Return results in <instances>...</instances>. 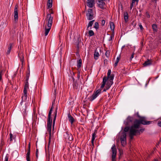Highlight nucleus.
<instances>
[{"instance_id": "412c9836", "label": "nucleus", "mask_w": 161, "mask_h": 161, "mask_svg": "<svg viewBox=\"0 0 161 161\" xmlns=\"http://www.w3.org/2000/svg\"><path fill=\"white\" fill-rule=\"evenodd\" d=\"M104 1H98L99 7L102 9H104V6L105 5V3Z\"/></svg>"}, {"instance_id": "7ed1b4c3", "label": "nucleus", "mask_w": 161, "mask_h": 161, "mask_svg": "<svg viewBox=\"0 0 161 161\" xmlns=\"http://www.w3.org/2000/svg\"><path fill=\"white\" fill-rule=\"evenodd\" d=\"M30 76V71L29 70V72L26 74L25 83L24 86L23 90L24 95L22 96V101H25L27 99V89L29 88V83L28 80Z\"/></svg>"}, {"instance_id": "49530a36", "label": "nucleus", "mask_w": 161, "mask_h": 161, "mask_svg": "<svg viewBox=\"0 0 161 161\" xmlns=\"http://www.w3.org/2000/svg\"><path fill=\"white\" fill-rule=\"evenodd\" d=\"M78 75H77V77L78 79H79L80 77V70H78Z\"/></svg>"}, {"instance_id": "0eeeda50", "label": "nucleus", "mask_w": 161, "mask_h": 161, "mask_svg": "<svg viewBox=\"0 0 161 161\" xmlns=\"http://www.w3.org/2000/svg\"><path fill=\"white\" fill-rule=\"evenodd\" d=\"M86 16L87 20H91L93 19V10L92 9H88L86 14Z\"/></svg>"}, {"instance_id": "6e6d98bb", "label": "nucleus", "mask_w": 161, "mask_h": 161, "mask_svg": "<svg viewBox=\"0 0 161 161\" xmlns=\"http://www.w3.org/2000/svg\"><path fill=\"white\" fill-rule=\"evenodd\" d=\"M30 150V144H29V146H28V150Z\"/></svg>"}, {"instance_id": "0e129e2a", "label": "nucleus", "mask_w": 161, "mask_h": 161, "mask_svg": "<svg viewBox=\"0 0 161 161\" xmlns=\"http://www.w3.org/2000/svg\"><path fill=\"white\" fill-rule=\"evenodd\" d=\"M123 161H125V160H124Z\"/></svg>"}, {"instance_id": "09e8293b", "label": "nucleus", "mask_w": 161, "mask_h": 161, "mask_svg": "<svg viewBox=\"0 0 161 161\" xmlns=\"http://www.w3.org/2000/svg\"><path fill=\"white\" fill-rule=\"evenodd\" d=\"M105 20H103L102 21V25H104V24H105Z\"/></svg>"}, {"instance_id": "f03ea898", "label": "nucleus", "mask_w": 161, "mask_h": 161, "mask_svg": "<svg viewBox=\"0 0 161 161\" xmlns=\"http://www.w3.org/2000/svg\"><path fill=\"white\" fill-rule=\"evenodd\" d=\"M114 79L113 77H110V79H107L106 76L103 77V79L102 84L101 86V88H103L106 84V82H107L106 86V89L105 88L104 89L103 92H105L110 88L112 84L113 83V80Z\"/></svg>"}, {"instance_id": "4c0bfd02", "label": "nucleus", "mask_w": 161, "mask_h": 161, "mask_svg": "<svg viewBox=\"0 0 161 161\" xmlns=\"http://www.w3.org/2000/svg\"><path fill=\"white\" fill-rule=\"evenodd\" d=\"M114 38V35H111L108 39L109 41H112V40Z\"/></svg>"}, {"instance_id": "6e6552de", "label": "nucleus", "mask_w": 161, "mask_h": 161, "mask_svg": "<svg viewBox=\"0 0 161 161\" xmlns=\"http://www.w3.org/2000/svg\"><path fill=\"white\" fill-rule=\"evenodd\" d=\"M111 150L112 152V161H115V158L116 157L117 151L116 146L114 144L111 147Z\"/></svg>"}, {"instance_id": "7c9ffc66", "label": "nucleus", "mask_w": 161, "mask_h": 161, "mask_svg": "<svg viewBox=\"0 0 161 161\" xmlns=\"http://www.w3.org/2000/svg\"><path fill=\"white\" fill-rule=\"evenodd\" d=\"M153 31L154 32H156L157 31V25L155 24H153L152 26Z\"/></svg>"}, {"instance_id": "2f4dec72", "label": "nucleus", "mask_w": 161, "mask_h": 161, "mask_svg": "<svg viewBox=\"0 0 161 161\" xmlns=\"http://www.w3.org/2000/svg\"><path fill=\"white\" fill-rule=\"evenodd\" d=\"M110 27L112 31H114V25L113 22H110Z\"/></svg>"}, {"instance_id": "f704fd0d", "label": "nucleus", "mask_w": 161, "mask_h": 161, "mask_svg": "<svg viewBox=\"0 0 161 161\" xmlns=\"http://www.w3.org/2000/svg\"><path fill=\"white\" fill-rule=\"evenodd\" d=\"M130 130V128L129 126H126L124 129V130L125 132H127L129 130Z\"/></svg>"}, {"instance_id": "a211bd4d", "label": "nucleus", "mask_w": 161, "mask_h": 161, "mask_svg": "<svg viewBox=\"0 0 161 161\" xmlns=\"http://www.w3.org/2000/svg\"><path fill=\"white\" fill-rule=\"evenodd\" d=\"M18 56L19 58L20 61L22 62V64H23V62L24 61V57L23 56V53L22 51H20L18 54Z\"/></svg>"}, {"instance_id": "8fccbe9b", "label": "nucleus", "mask_w": 161, "mask_h": 161, "mask_svg": "<svg viewBox=\"0 0 161 161\" xmlns=\"http://www.w3.org/2000/svg\"><path fill=\"white\" fill-rule=\"evenodd\" d=\"M158 125L159 127H161V121H158Z\"/></svg>"}, {"instance_id": "69168bd1", "label": "nucleus", "mask_w": 161, "mask_h": 161, "mask_svg": "<svg viewBox=\"0 0 161 161\" xmlns=\"http://www.w3.org/2000/svg\"><path fill=\"white\" fill-rule=\"evenodd\" d=\"M156 1V0H155Z\"/></svg>"}, {"instance_id": "052dcab7", "label": "nucleus", "mask_w": 161, "mask_h": 161, "mask_svg": "<svg viewBox=\"0 0 161 161\" xmlns=\"http://www.w3.org/2000/svg\"><path fill=\"white\" fill-rule=\"evenodd\" d=\"M87 34V32L86 33V35H86Z\"/></svg>"}, {"instance_id": "a19ab883", "label": "nucleus", "mask_w": 161, "mask_h": 161, "mask_svg": "<svg viewBox=\"0 0 161 161\" xmlns=\"http://www.w3.org/2000/svg\"><path fill=\"white\" fill-rule=\"evenodd\" d=\"M10 141H12L13 140V136L11 133H10Z\"/></svg>"}, {"instance_id": "a18cd8bd", "label": "nucleus", "mask_w": 161, "mask_h": 161, "mask_svg": "<svg viewBox=\"0 0 161 161\" xmlns=\"http://www.w3.org/2000/svg\"><path fill=\"white\" fill-rule=\"evenodd\" d=\"M134 54H135V53H132V55H131V56L130 58V60H131L132 59L134 58Z\"/></svg>"}, {"instance_id": "ddd939ff", "label": "nucleus", "mask_w": 161, "mask_h": 161, "mask_svg": "<svg viewBox=\"0 0 161 161\" xmlns=\"http://www.w3.org/2000/svg\"><path fill=\"white\" fill-rule=\"evenodd\" d=\"M136 129V128L131 126L130 128L129 134L136 135V134L138 133L137 131H138V130Z\"/></svg>"}, {"instance_id": "473e14b6", "label": "nucleus", "mask_w": 161, "mask_h": 161, "mask_svg": "<svg viewBox=\"0 0 161 161\" xmlns=\"http://www.w3.org/2000/svg\"><path fill=\"white\" fill-rule=\"evenodd\" d=\"M4 73L2 70H0V81H2V76L3 75Z\"/></svg>"}, {"instance_id": "4468645a", "label": "nucleus", "mask_w": 161, "mask_h": 161, "mask_svg": "<svg viewBox=\"0 0 161 161\" xmlns=\"http://www.w3.org/2000/svg\"><path fill=\"white\" fill-rule=\"evenodd\" d=\"M95 4L94 0H87V5L90 8L94 7Z\"/></svg>"}, {"instance_id": "58836bf2", "label": "nucleus", "mask_w": 161, "mask_h": 161, "mask_svg": "<svg viewBox=\"0 0 161 161\" xmlns=\"http://www.w3.org/2000/svg\"><path fill=\"white\" fill-rule=\"evenodd\" d=\"M139 26L141 31H143V28L141 23L139 24Z\"/></svg>"}, {"instance_id": "b1692460", "label": "nucleus", "mask_w": 161, "mask_h": 161, "mask_svg": "<svg viewBox=\"0 0 161 161\" xmlns=\"http://www.w3.org/2000/svg\"><path fill=\"white\" fill-rule=\"evenodd\" d=\"M52 0H48L47 5L48 8H50L52 7Z\"/></svg>"}, {"instance_id": "e433bc0d", "label": "nucleus", "mask_w": 161, "mask_h": 161, "mask_svg": "<svg viewBox=\"0 0 161 161\" xmlns=\"http://www.w3.org/2000/svg\"><path fill=\"white\" fill-rule=\"evenodd\" d=\"M39 153L38 150V149H36V158L37 159L38 158V154Z\"/></svg>"}, {"instance_id": "c85d7f7f", "label": "nucleus", "mask_w": 161, "mask_h": 161, "mask_svg": "<svg viewBox=\"0 0 161 161\" xmlns=\"http://www.w3.org/2000/svg\"><path fill=\"white\" fill-rule=\"evenodd\" d=\"M88 36L91 37L92 36L94 35V33L92 30H90L88 32Z\"/></svg>"}, {"instance_id": "c9c22d12", "label": "nucleus", "mask_w": 161, "mask_h": 161, "mask_svg": "<svg viewBox=\"0 0 161 161\" xmlns=\"http://www.w3.org/2000/svg\"><path fill=\"white\" fill-rule=\"evenodd\" d=\"M145 129H140V130H138V131H137L138 133H139L140 134V133H142L143 132L144 130Z\"/></svg>"}, {"instance_id": "aec40b11", "label": "nucleus", "mask_w": 161, "mask_h": 161, "mask_svg": "<svg viewBox=\"0 0 161 161\" xmlns=\"http://www.w3.org/2000/svg\"><path fill=\"white\" fill-rule=\"evenodd\" d=\"M57 108H56V109L55 110V111L54 113V116L53 118V128H54V125L55 124V122L57 117Z\"/></svg>"}, {"instance_id": "bf43d9fd", "label": "nucleus", "mask_w": 161, "mask_h": 161, "mask_svg": "<svg viewBox=\"0 0 161 161\" xmlns=\"http://www.w3.org/2000/svg\"><path fill=\"white\" fill-rule=\"evenodd\" d=\"M153 161H158V160H157L156 159H155L153 160Z\"/></svg>"}, {"instance_id": "5701e85b", "label": "nucleus", "mask_w": 161, "mask_h": 161, "mask_svg": "<svg viewBox=\"0 0 161 161\" xmlns=\"http://www.w3.org/2000/svg\"><path fill=\"white\" fill-rule=\"evenodd\" d=\"M94 21L95 20H93L89 22L88 24V25L87 26V27L86 28V30H88L89 28V27H90V29H91V28H92L91 27L92 26Z\"/></svg>"}, {"instance_id": "c03bdc74", "label": "nucleus", "mask_w": 161, "mask_h": 161, "mask_svg": "<svg viewBox=\"0 0 161 161\" xmlns=\"http://www.w3.org/2000/svg\"><path fill=\"white\" fill-rule=\"evenodd\" d=\"M135 136V135L129 134V136L130 137V139H131V140L132 139H133V136Z\"/></svg>"}, {"instance_id": "bb28decb", "label": "nucleus", "mask_w": 161, "mask_h": 161, "mask_svg": "<svg viewBox=\"0 0 161 161\" xmlns=\"http://www.w3.org/2000/svg\"><path fill=\"white\" fill-rule=\"evenodd\" d=\"M124 18L125 22H127L128 21V14L127 12L124 13Z\"/></svg>"}, {"instance_id": "dca6fc26", "label": "nucleus", "mask_w": 161, "mask_h": 161, "mask_svg": "<svg viewBox=\"0 0 161 161\" xmlns=\"http://www.w3.org/2000/svg\"><path fill=\"white\" fill-rule=\"evenodd\" d=\"M82 60L81 59H80L77 61V70H80V69L81 68L82 66Z\"/></svg>"}, {"instance_id": "72a5a7b5", "label": "nucleus", "mask_w": 161, "mask_h": 161, "mask_svg": "<svg viewBox=\"0 0 161 161\" xmlns=\"http://www.w3.org/2000/svg\"><path fill=\"white\" fill-rule=\"evenodd\" d=\"M94 28H95L96 30L98 29V24L97 22H96L95 23L94 25Z\"/></svg>"}, {"instance_id": "3c124183", "label": "nucleus", "mask_w": 161, "mask_h": 161, "mask_svg": "<svg viewBox=\"0 0 161 161\" xmlns=\"http://www.w3.org/2000/svg\"><path fill=\"white\" fill-rule=\"evenodd\" d=\"M8 156H6L5 157V161H8Z\"/></svg>"}, {"instance_id": "13d9d810", "label": "nucleus", "mask_w": 161, "mask_h": 161, "mask_svg": "<svg viewBox=\"0 0 161 161\" xmlns=\"http://www.w3.org/2000/svg\"><path fill=\"white\" fill-rule=\"evenodd\" d=\"M23 112H24V113L25 112V109H24V110L23 111Z\"/></svg>"}, {"instance_id": "f8f14e48", "label": "nucleus", "mask_w": 161, "mask_h": 161, "mask_svg": "<svg viewBox=\"0 0 161 161\" xmlns=\"http://www.w3.org/2000/svg\"><path fill=\"white\" fill-rule=\"evenodd\" d=\"M14 20L15 22H17L18 18V6L16 5L14 7Z\"/></svg>"}, {"instance_id": "5fc2aeb1", "label": "nucleus", "mask_w": 161, "mask_h": 161, "mask_svg": "<svg viewBox=\"0 0 161 161\" xmlns=\"http://www.w3.org/2000/svg\"><path fill=\"white\" fill-rule=\"evenodd\" d=\"M118 63L115 62V63H114V66L115 67H116Z\"/></svg>"}, {"instance_id": "ea45409f", "label": "nucleus", "mask_w": 161, "mask_h": 161, "mask_svg": "<svg viewBox=\"0 0 161 161\" xmlns=\"http://www.w3.org/2000/svg\"><path fill=\"white\" fill-rule=\"evenodd\" d=\"M110 52L108 51H107L105 53V55L107 56V57H108L109 55Z\"/></svg>"}, {"instance_id": "4be33fe9", "label": "nucleus", "mask_w": 161, "mask_h": 161, "mask_svg": "<svg viewBox=\"0 0 161 161\" xmlns=\"http://www.w3.org/2000/svg\"><path fill=\"white\" fill-rule=\"evenodd\" d=\"M111 70L110 69H109L108 70V73H107V79H110V77H113V78H114V74H111Z\"/></svg>"}, {"instance_id": "603ef678", "label": "nucleus", "mask_w": 161, "mask_h": 161, "mask_svg": "<svg viewBox=\"0 0 161 161\" xmlns=\"http://www.w3.org/2000/svg\"><path fill=\"white\" fill-rule=\"evenodd\" d=\"M134 3H131L130 5V8L131 9L133 7Z\"/></svg>"}, {"instance_id": "9d476101", "label": "nucleus", "mask_w": 161, "mask_h": 161, "mask_svg": "<svg viewBox=\"0 0 161 161\" xmlns=\"http://www.w3.org/2000/svg\"><path fill=\"white\" fill-rule=\"evenodd\" d=\"M121 143L123 146H125L126 144V134L125 133H122L120 137Z\"/></svg>"}, {"instance_id": "20e7f679", "label": "nucleus", "mask_w": 161, "mask_h": 161, "mask_svg": "<svg viewBox=\"0 0 161 161\" xmlns=\"http://www.w3.org/2000/svg\"><path fill=\"white\" fill-rule=\"evenodd\" d=\"M47 23L45 28V35L47 36L49 32L53 23V17H52L51 14H48L47 15Z\"/></svg>"}, {"instance_id": "e2e57ef3", "label": "nucleus", "mask_w": 161, "mask_h": 161, "mask_svg": "<svg viewBox=\"0 0 161 161\" xmlns=\"http://www.w3.org/2000/svg\"><path fill=\"white\" fill-rule=\"evenodd\" d=\"M85 8H86V6H85Z\"/></svg>"}, {"instance_id": "de8ad7c7", "label": "nucleus", "mask_w": 161, "mask_h": 161, "mask_svg": "<svg viewBox=\"0 0 161 161\" xmlns=\"http://www.w3.org/2000/svg\"><path fill=\"white\" fill-rule=\"evenodd\" d=\"M136 115L137 116L138 118H141L142 117H141L140 115H139V112H137L136 113Z\"/></svg>"}, {"instance_id": "f3484780", "label": "nucleus", "mask_w": 161, "mask_h": 161, "mask_svg": "<svg viewBox=\"0 0 161 161\" xmlns=\"http://www.w3.org/2000/svg\"><path fill=\"white\" fill-rule=\"evenodd\" d=\"M152 61L151 59H147L143 64L144 66H147L152 64Z\"/></svg>"}, {"instance_id": "393cba45", "label": "nucleus", "mask_w": 161, "mask_h": 161, "mask_svg": "<svg viewBox=\"0 0 161 161\" xmlns=\"http://www.w3.org/2000/svg\"><path fill=\"white\" fill-rule=\"evenodd\" d=\"M30 150H28L27 153L26 154V158L27 161H30Z\"/></svg>"}, {"instance_id": "338daca9", "label": "nucleus", "mask_w": 161, "mask_h": 161, "mask_svg": "<svg viewBox=\"0 0 161 161\" xmlns=\"http://www.w3.org/2000/svg\"><path fill=\"white\" fill-rule=\"evenodd\" d=\"M108 1H109L110 0H108Z\"/></svg>"}, {"instance_id": "6ab92c4d", "label": "nucleus", "mask_w": 161, "mask_h": 161, "mask_svg": "<svg viewBox=\"0 0 161 161\" xmlns=\"http://www.w3.org/2000/svg\"><path fill=\"white\" fill-rule=\"evenodd\" d=\"M68 117L69 121L70 122L71 124L72 125L75 121L74 119L70 114H68Z\"/></svg>"}, {"instance_id": "9b49d317", "label": "nucleus", "mask_w": 161, "mask_h": 161, "mask_svg": "<svg viewBox=\"0 0 161 161\" xmlns=\"http://www.w3.org/2000/svg\"><path fill=\"white\" fill-rule=\"evenodd\" d=\"M139 120L140 121V124H142L144 125H149L152 123L151 121L146 120L145 118L144 117H141Z\"/></svg>"}, {"instance_id": "c756f323", "label": "nucleus", "mask_w": 161, "mask_h": 161, "mask_svg": "<svg viewBox=\"0 0 161 161\" xmlns=\"http://www.w3.org/2000/svg\"><path fill=\"white\" fill-rule=\"evenodd\" d=\"M99 56V53L98 52H97L96 50L95 51L94 54V58L96 59H97Z\"/></svg>"}, {"instance_id": "37998d69", "label": "nucleus", "mask_w": 161, "mask_h": 161, "mask_svg": "<svg viewBox=\"0 0 161 161\" xmlns=\"http://www.w3.org/2000/svg\"><path fill=\"white\" fill-rule=\"evenodd\" d=\"M120 56H118L116 58V59L115 61V62L118 63L119 59H120Z\"/></svg>"}, {"instance_id": "cd10ccee", "label": "nucleus", "mask_w": 161, "mask_h": 161, "mask_svg": "<svg viewBox=\"0 0 161 161\" xmlns=\"http://www.w3.org/2000/svg\"><path fill=\"white\" fill-rule=\"evenodd\" d=\"M96 133L94 132L92 135V137L91 142L92 144H94V142L96 138Z\"/></svg>"}, {"instance_id": "a878e982", "label": "nucleus", "mask_w": 161, "mask_h": 161, "mask_svg": "<svg viewBox=\"0 0 161 161\" xmlns=\"http://www.w3.org/2000/svg\"><path fill=\"white\" fill-rule=\"evenodd\" d=\"M12 47V44L10 43L9 44L8 47L6 52V54L7 55H9L11 51V50Z\"/></svg>"}, {"instance_id": "4d7b16f0", "label": "nucleus", "mask_w": 161, "mask_h": 161, "mask_svg": "<svg viewBox=\"0 0 161 161\" xmlns=\"http://www.w3.org/2000/svg\"><path fill=\"white\" fill-rule=\"evenodd\" d=\"M105 0H99L98 1H105Z\"/></svg>"}, {"instance_id": "39448f33", "label": "nucleus", "mask_w": 161, "mask_h": 161, "mask_svg": "<svg viewBox=\"0 0 161 161\" xmlns=\"http://www.w3.org/2000/svg\"><path fill=\"white\" fill-rule=\"evenodd\" d=\"M64 137L67 142L69 143V141H71L73 140V136L70 133L66 132L64 134Z\"/></svg>"}, {"instance_id": "423d86ee", "label": "nucleus", "mask_w": 161, "mask_h": 161, "mask_svg": "<svg viewBox=\"0 0 161 161\" xmlns=\"http://www.w3.org/2000/svg\"><path fill=\"white\" fill-rule=\"evenodd\" d=\"M101 90L100 89H98L96 92H94L92 95L89 98L90 101H92L96 99L101 93Z\"/></svg>"}, {"instance_id": "2eb2a0df", "label": "nucleus", "mask_w": 161, "mask_h": 161, "mask_svg": "<svg viewBox=\"0 0 161 161\" xmlns=\"http://www.w3.org/2000/svg\"><path fill=\"white\" fill-rule=\"evenodd\" d=\"M140 123V121L139 119H136L134 121V124L133 125L131 126L134 127L135 128L138 129L139 128Z\"/></svg>"}, {"instance_id": "680f3d73", "label": "nucleus", "mask_w": 161, "mask_h": 161, "mask_svg": "<svg viewBox=\"0 0 161 161\" xmlns=\"http://www.w3.org/2000/svg\"><path fill=\"white\" fill-rule=\"evenodd\" d=\"M149 17H150V15L148 14Z\"/></svg>"}, {"instance_id": "864d4df0", "label": "nucleus", "mask_w": 161, "mask_h": 161, "mask_svg": "<svg viewBox=\"0 0 161 161\" xmlns=\"http://www.w3.org/2000/svg\"><path fill=\"white\" fill-rule=\"evenodd\" d=\"M73 86L74 87H75L76 88H77V86H76V85L75 84H73Z\"/></svg>"}, {"instance_id": "79ce46f5", "label": "nucleus", "mask_w": 161, "mask_h": 161, "mask_svg": "<svg viewBox=\"0 0 161 161\" xmlns=\"http://www.w3.org/2000/svg\"><path fill=\"white\" fill-rule=\"evenodd\" d=\"M138 1L139 0H132L131 3L134 4L135 2H136L137 4L138 2Z\"/></svg>"}, {"instance_id": "f257e3e1", "label": "nucleus", "mask_w": 161, "mask_h": 161, "mask_svg": "<svg viewBox=\"0 0 161 161\" xmlns=\"http://www.w3.org/2000/svg\"><path fill=\"white\" fill-rule=\"evenodd\" d=\"M54 101H53L52 102L51 107L50 109V110L48 113L47 118V132H48L49 134V138L48 143V145H49L51 141L50 136H51V130L52 123V119H51V116L53 111V108L54 106Z\"/></svg>"}, {"instance_id": "1a4fd4ad", "label": "nucleus", "mask_w": 161, "mask_h": 161, "mask_svg": "<svg viewBox=\"0 0 161 161\" xmlns=\"http://www.w3.org/2000/svg\"><path fill=\"white\" fill-rule=\"evenodd\" d=\"M133 120V118L130 116H128L127 119L124 121V124L126 126L129 125L131 124Z\"/></svg>"}]
</instances>
